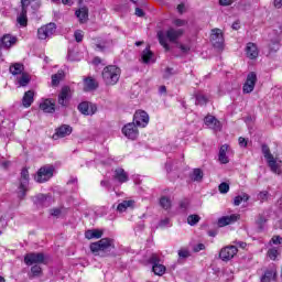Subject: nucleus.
I'll return each mask as SVG.
<instances>
[{
    "label": "nucleus",
    "instance_id": "f257e3e1",
    "mask_svg": "<svg viewBox=\"0 0 282 282\" xmlns=\"http://www.w3.org/2000/svg\"><path fill=\"white\" fill-rule=\"evenodd\" d=\"M182 34H184V30L182 29L176 30V29L170 28L165 33L163 31H160L158 33V39H159L160 45H162V47H164V50L169 52L171 47L169 46L167 41H170L171 43H175V41H177V39H180Z\"/></svg>",
    "mask_w": 282,
    "mask_h": 282
},
{
    "label": "nucleus",
    "instance_id": "f03ea898",
    "mask_svg": "<svg viewBox=\"0 0 282 282\" xmlns=\"http://www.w3.org/2000/svg\"><path fill=\"white\" fill-rule=\"evenodd\" d=\"M120 74H122L120 67L116 65L106 66L101 73L105 85H118V80H120Z\"/></svg>",
    "mask_w": 282,
    "mask_h": 282
},
{
    "label": "nucleus",
    "instance_id": "7ed1b4c3",
    "mask_svg": "<svg viewBox=\"0 0 282 282\" xmlns=\"http://www.w3.org/2000/svg\"><path fill=\"white\" fill-rule=\"evenodd\" d=\"M262 154L264 155V159L267 161V164L272 173H275V175H281L282 171V161L281 159L274 158L272 152H270V148L265 144L262 145Z\"/></svg>",
    "mask_w": 282,
    "mask_h": 282
},
{
    "label": "nucleus",
    "instance_id": "20e7f679",
    "mask_svg": "<svg viewBox=\"0 0 282 282\" xmlns=\"http://www.w3.org/2000/svg\"><path fill=\"white\" fill-rule=\"evenodd\" d=\"M115 249H116V241L111 238H102L97 242L90 243V250L95 254H100V252H104L105 254H107Z\"/></svg>",
    "mask_w": 282,
    "mask_h": 282
},
{
    "label": "nucleus",
    "instance_id": "39448f33",
    "mask_svg": "<svg viewBox=\"0 0 282 282\" xmlns=\"http://www.w3.org/2000/svg\"><path fill=\"white\" fill-rule=\"evenodd\" d=\"M30 188V172L28 169H22L21 176H20V184L18 186V197L19 199H23L28 194Z\"/></svg>",
    "mask_w": 282,
    "mask_h": 282
},
{
    "label": "nucleus",
    "instance_id": "423d86ee",
    "mask_svg": "<svg viewBox=\"0 0 282 282\" xmlns=\"http://www.w3.org/2000/svg\"><path fill=\"white\" fill-rule=\"evenodd\" d=\"M52 177H54V167L52 165H44L37 171L35 182L43 184L52 180Z\"/></svg>",
    "mask_w": 282,
    "mask_h": 282
},
{
    "label": "nucleus",
    "instance_id": "0eeeda50",
    "mask_svg": "<svg viewBox=\"0 0 282 282\" xmlns=\"http://www.w3.org/2000/svg\"><path fill=\"white\" fill-rule=\"evenodd\" d=\"M54 32H56V24L48 23L37 30V37L41 41H45L47 39H51L54 35Z\"/></svg>",
    "mask_w": 282,
    "mask_h": 282
},
{
    "label": "nucleus",
    "instance_id": "6e6552de",
    "mask_svg": "<svg viewBox=\"0 0 282 282\" xmlns=\"http://www.w3.org/2000/svg\"><path fill=\"white\" fill-rule=\"evenodd\" d=\"M122 133L128 138V140H137L138 135H140V131L138 130V126L134 121L126 124L122 128Z\"/></svg>",
    "mask_w": 282,
    "mask_h": 282
},
{
    "label": "nucleus",
    "instance_id": "1a4fd4ad",
    "mask_svg": "<svg viewBox=\"0 0 282 282\" xmlns=\"http://www.w3.org/2000/svg\"><path fill=\"white\" fill-rule=\"evenodd\" d=\"M257 85V73L251 72L247 75V79L243 84L242 91L243 94H252Z\"/></svg>",
    "mask_w": 282,
    "mask_h": 282
},
{
    "label": "nucleus",
    "instance_id": "9d476101",
    "mask_svg": "<svg viewBox=\"0 0 282 282\" xmlns=\"http://www.w3.org/2000/svg\"><path fill=\"white\" fill-rule=\"evenodd\" d=\"M210 41L214 47L221 50L224 47V33L221 29H213L210 34Z\"/></svg>",
    "mask_w": 282,
    "mask_h": 282
},
{
    "label": "nucleus",
    "instance_id": "9b49d317",
    "mask_svg": "<svg viewBox=\"0 0 282 282\" xmlns=\"http://www.w3.org/2000/svg\"><path fill=\"white\" fill-rule=\"evenodd\" d=\"M133 122L137 127L144 129L149 124V113L144 110H138L133 116Z\"/></svg>",
    "mask_w": 282,
    "mask_h": 282
},
{
    "label": "nucleus",
    "instance_id": "f8f14e48",
    "mask_svg": "<svg viewBox=\"0 0 282 282\" xmlns=\"http://www.w3.org/2000/svg\"><path fill=\"white\" fill-rule=\"evenodd\" d=\"M237 252H239V250L236 246H228L220 250L219 257L221 261H230V259H232Z\"/></svg>",
    "mask_w": 282,
    "mask_h": 282
},
{
    "label": "nucleus",
    "instance_id": "ddd939ff",
    "mask_svg": "<svg viewBox=\"0 0 282 282\" xmlns=\"http://www.w3.org/2000/svg\"><path fill=\"white\" fill-rule=\"evenodd\" d=\"M78 110L84 116H94L96 111H98V107H96V104H91L89 101H84L78 105Z\"/></svg>",
    "mask_w": 282,
    "mask_h": 282
},
{
    "label": "nucleus",
    "instance_id": "4468645a",
    "mask_svg": "<svg viewBox=\"0 0 282 282\" xmlns=\"http://www.w3.org/2000/svg\"><path fill=\"white\" fill-rule=\"evenodd\" d=\"M26 265H34V263H45V256L43 253H29L24 257Z\"/></svg>",
    "mask_w": 282,
    "mask_h": 282
},
{
    "label": "nucleus",
    "instance_id": "2eb2a0df",
    "mask_svg": "<svg viewBox=\"0 0 282 282\" xmlns=\"http://www.w3.org/2000/svg\"><path fill=\"white\" fill-rule=\"evenodd\" d=\"M69 98H72V88L65 86L62 88L58 95V105H62V107L67 106V102H69Z\"/></svg>",
    "mask_w": 282,
    "mask_h": 282
},
{
    "label": "nucleus",
    "instance_id": "dca6fc26",
    "mask_svg": "<svg viewBox=\"0 0 282 282\" xmlns=\"http://www.w3.org/2000/svg\"><path fill=\"white\" fill-rule=\"evenodd\" d=\"M204 122H205L206 127H208L209 129H213L214 131L221 130V122L219 120H217V118H215L212 115L206 116L204 119Z\"/></svg>",
    "mask_w": 282,
    "mask_h": 282
},
{
    "label": "nucleus",
    "instance_id": "f3484780",
    "mask_svg": "<svg viewBox=\"0 0 282 282\" xmlns=\"http://www.w3.org/2000/svg\"><path fill=\"white\" fill-rule=\"evenodd\" d=\"M239 214H232L230 216H223L218 219V226L224 228V226H230V224H235V221H239Z\"/></svg>",
    "mask_w": 282,
    "mask_h": 282
},
{
    "label": "nucleus",
    "instance_id": "a211bd4d",
    "mask_svg": "<svg viewBox=\"0 0 282 282\" xmlns=\"http://www.w3.org/2000/svg\"><path fill=\"white\" fill-rule=\"evenodd\" d=\"M40 109L44 111V113H54V111H56V104L53 99H44L40 104Z\"/></svg>",
    "mask_w": 282,
    "mask_h": 282
},
{
    "label": "nucleus",
    "instance_id": "6ab92c4d",
    "mask_svg": "<svg viewBox=\"0 0 282 282\" xmlns=\"http://www.w3.org/2000/svg\"><path fill=\"white\" fill-rule=\"evenodd\" d=\"M67 135H72V127L64 124L56 129L53 138L54 140H58V138H67Z\"/></svg>",
    "mask_w": 282,
    "mask_h": 282
},
{
    "label": "nucleus",
    "instance_id": "aec40b11",
    "mask_svg": "<svg viewBox=\"0 0 282 282\" xmlns=\"http://www.w3.org/2000/svg\"><path fill=\"white\" fill-rule=\"evenodd\" d=\"M276 280V267H270L261 278V282H272Z\"/></svg>",
    "mask_w": 282,
    "mask_h": 282
},
{
    "label": "nucleus",
    "instance_id": "412c9836",
    "mask_svg": "<svg viewBox=\"0 0 282 282\" xmlns=\"http://www.w3.org/2000/svg\"><path fill=\"white\" fill-rule=\"evenodd\" d=\"M246 55L248 58L254 59L257 56H259V48L257 47V44L249 42L246 46Z\"/></svg>",
    "mask_w": 282,
    "mask_h": 282
},
{
    "label": "nucleus",
    "instance_id": "4be33fe9",
    "mask_svg": "<svg viewBox=\"0 0 282 282\" xmlns=\"http://www.w3.org/2000/svg\"><path fill=\"white\" fill-rule=\"evenodd\" d=\"M25 6H30V0H22V13L18 17V23L23 28L28 25V11H25Z\"/></svg>",
    "mask_w": 282,
    "mask_h": 282
},
{
    "label": "nucleus",
    "instance_id": "5701e85b",
    "mask_svg": "<svg viewBox=\"0 0 282 282\" xmlns=\"http://www.w3.org/2000/svg\"><path fill=\"white\" fill-rule=\"evenodd\" d=\"M113 178L120 184H124V182L129 181V174H127L123 169L119 167L115 170Z\"/></svg>",
    "mask_w": 282,
    "mask_h": 282
},
{
    "label": "nucleus",
    "instance_id": "b1692460",
    "mask_svg": "<svg viewBox=\"0 0 282 282\" xmlns=\"http://www.w3.org/2000/svg\"><path fill=\"white\" fill-rule=\"evenodd\" d=\"M75 14L80 23H87L89 20V9H87V7H82Z\"/></svg>",
    "mask_w": 282,
    "mask_h": 282
},
{
    "label": "nucleus",
    "instance_id": "393cba45",
    "mask_svg": "<svg viewBox=\"0 0 282 282\" xmlns=\"http://www.w3.org/2000/svg\"><path fill=\"white\" fill-rule=\"evenodd\" d=\"M142 63H145V65H149L151 63H155V58L153 57V52H151L150 47H147L143 50L141 54Z\"/></svg>",
    "mask_w": 282,
    "mask_h": 282
},
{
    "label": "nucleus",
    "instance_id": "a878e982",
    "mask_svg": "<svg viewBox=\"0 0 282 282\" xmlns=\"http://www.w3.org/2000/svg\"><path fill=\"white\" fill-rule=\"evenodd\" d=\"M228 149L229 148L226 144L220 147L219 154H218V160L220 164H228V162H230L227 155Z\"/></svg>",
    "mask_w": 282,
    "mask_h": 282
},
{
    "label": "nucleus",
    "instance_id": "bb28decb",
    "mask_svg": "<svg viewBox=\"0 0 282 282\" xmlns=\"http://www.w3.org/2000/svg\"><path fill=\"white\" fill-rule=\"evenodd\" d=\"M1 43H2V47H6L8 50L12 47V45L17 44V37L10 34H7L2 37Z\"/></svg>",
    "mask_w": 282,
    "mask_h": 282
},
{
    "label": "nucleus",
    "instance_id": "cd10ccee",
    "mask_svg": "<svg viewBox=\"0 0 282 282\" xmlns=\"http://www.w3.org/2000/svg\"><path fill=\"white\" fill-rule=\"evenodd\" d=\"M32 102H34V91L29 90L24 94L23 98H22V105L23 107H31Z\"/></svg>",
    "mask_w": 282,
    "mask_h": 282
},
{
    "label": "nucleus",
    "instance_id": "c85d7f7f",
    "mask_svg": "<svg viewBox=\"0 0 282 282\" xmlns=\"http://www.w3.org/2000/svg\"><path fill=\"white\" fill-rule=\"evenodd\" d=\"M24 69L25 67L23 66V64L20 63H15L10 66V73L12 74V76H21L22 74H24Z\"/></svg>",
    "mask_w": 282,
    "mask_h": 282
},
{
    "label": "nucleus",
    "instance_id": "c756f323",
    "mask_svg": "<svg viewBox=\"0 0 282 282\" xmlns=\"http://www.w3.org/2000/svg\"><path fill=\"white\" fill-rule=\"evenodd\" d=\"M84 85L85 91H94V89L98 88V83L93 78H86Z\"/></svg>",
    "mask_w": 282,
    "mask_h": 282
},
{
    "label": "nucleus",
    "instance_id": "7c9ffc66",
    "mask_svg": "<svg viewBox=\"0 0 282 282\" xmlns=\"http://www.w3.org/2000/svg\"><path fill=\"white\" fill-rule=\"evenodd\" d=\"M86 239H100L102 237V230L100 229H90L85 232Z\"/></svg>",
    "mask_w": 282,
    "mask_h": 282
},
{
    "label": "nucleus",
    "instance_id": "2f4dec72",
    "mask_svg": "<svg viewBox=\"0 0 282 282\" xmlns=\"http://www.w3.org/2000/svg\"><path fill=\"white\" fill-rule=\"evenodd\" d=\"M267 254H268L269 259H271V261H276V257H279V254H281V248L280 247H271V248H269Z\"/></svg>",
    "mask_w": 282,
    "mask_h": 282
},
{
    "label": "nucleus",
    "instance_id": "473e14b6",
    "mask_svg": "<svg viewBox=\"0 0 282 282\" xmlns=\"http://www.w3.org/2000/svg\"><path fill=\"white\" fill-rule=\"evenodd\" d=\"M134 202L133 200H123L117 206L118 213H124L127 208L133 207Z\"/></svg>",
    "mask_w": 282,
    "mask_h": 282
},
{
    "label": "nucleus",
    "instance_id": "72a5a7b5",
    "mask_svg": "<svg viewBox=\"0 0 282 282\" xmlns=\"http://www.w3.org/2000/svg\"><path fill=\"white\" fill-rule=\"evenodd\" d=\"M17 80L20 87H26V85L30 84V75L28 73H22Z\"/></svg>",
    "mask_w": 282,
    "mask_h": 282
},
{
    "label": "nucleus",
    "instance_id": "f704fd0d",
    "mask_svg": "<svg viewBox=\"0 0 282 282\" xmlns=\"http://www.w3.org/2000/svg\"><path fill=\"white\" fill-rule=\"evenodd\" d=\"M152 272L156 274V276H162L166 272V267L164 264H153L152 265Z\"/></svg>",
    "mask_w": 282,
    "mask_h": 282
},
{
    "label": "nucleus",
    "instance_id": "c9c22d12",
    "mask_svg": "<svg viewBox=\"0 0 282 282\" xmlns=\"http://www.w3.org/2000/svg\"><path fill=\"white\" fill-rule=\"evenodd\" d=\"M248 199H250V197L248 196V194H241L235 197L234 199V205L235 206H240L242 202H248Z\"/></svg>",
    "mask_w": 282,
    "mask_h": 282
},
{
    "label": "nucleus",
    "instance_id": "e433bc0d",
    "mask_svg": "<svg viewBox=\"0 0 282 282\" xmlns=\"http://www.w3.org/2000/svg\"><path fill=\"white\" fill-rule=\"evenodd\" d=\"M203 177H204V172H202V170L195 169V170L193 171L192 180H193L194 182H202Z\"/></svg>",
    "mask_w": 282,
    "mask_h": 282
},
{
    "label": "nucleus",
    "instance_id": "4c0bfd02",
    "mask_svg": "<svg viewBox=\"0 0 282 282\" xmlns=\"http://www.w3.org/2000/svg\"><path fill=\"white\" fill-rule=\"evenodd\" d=\"M63 76L64 73L63 70H59L58 73H56L55 75L52 76V85L54 87H56V85H58V83H61V80H63Z\"/></svg>",
    "mask_w": 282,
    "mask_h": 282
},
{
    "label": "nucleus",
    "instance_id": "58836bf2",
    "mask_svg": "<svg viewBox=\"0 0 282 282\" xmlns=\"http://www.w3.org/2000/svg\"><path fill=\"white\" fill-rule=\"evenodd\" d=\"M160 206H162V208H164L165 210H169V208H171V199L165 196L161 197Z\"/></svg>",
    "mask_w": 282,
    "mask_h": 282
},
{
    "label": "nucleus",
    "instance_id": "ea45409f",
    "mask_svg": "<svg viewBox=\"0 0 282 282\" xmlns=\"http://www.w3.org/2000/svg\"><path fill=\"white\" fill-rule=\"evenodd\" d=\"M187 224L189 226H195L196 224H199V216L198 215H189L187 217Z\"/></svg>",
    "mask_w": 282,
    "mask_h": 282
},
{
    "label": "nucleus",
    "instance_id": "a19ab883",
    "mask_svg": "<svg viewBox=\"0 0 282 282\" xmlns=\"http://www.w3.org/2000/svg\"><path fill=\"white\" fill-rule=\"evenodd\" d=\"M208 97L202 94L196 95V105H206Z\"/></svg>",
    "mask_w": 282,
    "mask_h": 282
},
{
    "label": "nucleus",
    "instance_id": "79ce46f5",
    "mask_svg": "<svg viewBox=\"0 0 282 282\" xmlns=\"http://www.w3.org/2000/svg\"><path fill=\"white\" fill-rule=\"evenodd\" d=\"M282 246V237L281 236H273L269 242V246Z\"/></svg>",
    "mask_w": 282,
    "mask_h": 282
},
{
    "label": "nucleus",
    "instance_id": "37998d69",
    "mask_svg": "<svg viewBox=\"0 0 282 282\" xmlns=\"http://www.w3.org/2000/svg\"><path fill=\"white\" fill-rule=\"evenodd\" d=\"M218 191L219 193H221L223 195H226V193H228V191H230V185H228V183H221L218 186Z\"/></svg>",
    "mask_w": 282,
    "mask_h": 282
},
{
    "label": "nucleus",
    "instance_id": "c03bdc74",
    "mask_svg": "<svg viewBox=\"0 0 282 282\" xmlns=\"http://www.w3.org/2000/svg\"><path fill=\"white\" fill-rule=\"evenodd\" d=\"M74 36L77 43H82L83 39H85V33L82 30H77L75 31Z\"/></svg>",
    "mask_w": 282,
    "mask_h": 282
},
{
    "label": "nucleus",
    "instance_id": "a18cd8bd",
    "mask_svg": "<svg viewBox=\"0 0 282 282\" xmlns=\"http://www.w3.org/2000/svg\"><path fill=\"white\" fill-rule=\"evenodd\" d=\"M31 272H32L33 276H41V272H43V271H42L41 267L33 265L31 268Z\"/></svg>",
    "mask_w": 282,
    "mask_h": 282
},
{
    "label": "nucleus",
    "instance_id": "49530a36",
    "mask_svg": "<svg viewBox=\"0 0 282 282\" xmlns=\"http://www.w3.org/2000/svg\"><path fill=\"white\" fill-rule=\"evenodd\" d=\"M173 24L176 25V28H184V25H186V21L182 19H176L173 21Z\"/></svg>",
    "mask_w": 282,
    "mask_h": 282
},
{
    "label": "nucleus",
    "instance_id": "de8ad7c7",
    "mask_svg": "<svg viewBox=\"0 0 282 282\" xmlns=\"http://www.w3.org/2000/svg\"><path fill=\"white\" fill-rule=\"evenodd\" d=\"M150 263L153 265H158L160 263V257H158V254H152L150 258Z\"/></svg>",
    "mask_w": 282,
    "mask_h": 282
},
{
    "label": "nucleus",
    "instance_id": "09e8293b",
    "mask_svg": "<svg viewBox=\"0 0 282 282\" xmlns=\"http://www.w3.org/2000/svg\"><path fill=\"white\" fill-rule=\"evenodd\" d=\"M178 47L181 48V52H183V54H186V53L191 52V46L189 45L178 44Z\"/></svg>",
    "mask_w": 282,
    "mask_h": 282
},
{
    "label": "nucleus",
    "instance_id": "8fccbe9b",
    "mask_svg": "<svg viewBox=\"0 0 282 282\" xmlns=\"http://www.w3.org/2000/svg\"><path fill=\"white\" fill-rule=\"evenodd\" d=\"M170 224H171V219L165 218V219L160 221L159 227L160 228H166V226H170Z\"/></svg>",
    "mask_w": 282,
    "mask_h": 282
},
{
    "label": "nucleus",
    "instance_id": "3c124183",
    "mask_svg": "<svg viewBox=\"0 0 282 282\" xmlns=\"http://www.w3.org/2000/svg\"><path fill=\"white\" fill-rule=\"evenodd\" d=\"M52 217H61V208H53L50 210Z\"/></svg>",
    "mask_w": 282,
    "mask_h": 282
},
{
    "label": "nucleus",
    "instance_id": "603ef678",
    "mask_svg": "<svg viewBox=\"0 0 282 282\" xmlns=\"http://www.w3.org/2000/svg\"><path fill=\"white\" fill-rule=\"evenodd\" d=\"M268 192L267 191H263V192H260V194H259V199L261 200V202H265V199H268Z\"/></svg>",
    "mask_w": 282,
    "mask_h": 282
},
{
    "label": "nucleus",
    "instance_id": "864d4df0",
    "mask_svg": "<svg viewBox=\"0 0 282 282\" xmlns=\"http://www.w3.org/2000/svg\"><path fill=\"white\" fill-rule=\"evenodd\" d=\"M206 246L204 243H198L194 247V252H200V250H205Z\"/></svg>",
    "mask_w": 282,
    "mask_h": 282
},
{
    "label": "nucleus",
    "instance_id": "5fc2aeb1",
    "mask_svg": "<svg viewBox=\"0 0 282 282\" xmlns=\"http://www.w3.org/2000/svg\"><path fill=\"white\" fill-rule=\"evenodd\" d=\"M220 6H232L235 0H219Z\"/></svg>",
    "mask_w": 282,
    "mask_h": 282
},
{
    "label": "nucleus",
    "instance_id": "6e6d98bb",
    "mask_svg": "<svg viewBox=\"0 0 282 282\" xmlns=\"http://www.w3.org/2000/svg\"><path fill=\"white\" fill-rule=\"evenodd\" d=\"M178 257H181L182 259H186L188 257V250L178 251Z\"/></svg>",
    "mask_w": 282,
    "mask_h": 282
},
{
    "label": "nucleus",
    "instance_id": "4d7b16f0",
    "mask_svg": "<svg viewBox=\"0 0 282 282\" xmlns=\"http://www.w3.org/2000/svg\"><path fill=\"white\" fill-rule=\"evenodd\" d=\"M238 142H239L240 147H248V141L246 140V138L240 137L238 139Z\"/></svg>",
    "mask_w": 282,
    "mask_h": 282
},
{
    "label": "nucleus",
    "instance_id": "13d9d810",
    "mask_svg": "<svg viewBox=\"0 0 282 282\" xmlns=\"http://www.w3.org/2000/svg\"><path fill=\"white\" fill-rule=\"evenodd\" d=\"M169 76H173V68H166L164 73V78H169Z\"/></svg>",
    "mask_w": 282,
    "mask_h": 282
},
{
    "label": "nucleus",
    "instance_id": "bf43d9fd",
    "mask_svg": "<svg viewBox=\"0 0 282 282\" xmlns=\"http://www.w3.org/2000/svg\"><path fill=\"white\" fill-rule=\"evenodd\" d=\"M273 6L274 8H278V9L282 8V0H274Z\"/></svg>",
    "mask_w": 282,
    "mask_h": 282
},
{
    "label": "nucleus",
    "instance_id": "052dcab7",
    "mask_svg": "<svg viewBox=\"0 0 282 282\" xmlns=\"http://www.w3.org/2000/svg\"><path fill=\"white\" fill-rule=\"evenodd\" d=\"M236 246H238V248H241L243 250V249H246V247L248 245L246 242H243V241H238V242H236Z\"/></svg>",
    "mask_w": 282,
    "mask_h": 282
},
{
    "label": "nucleus",
    "instance_id": "680f3d73",
    "mask_svg": "<svg viewBox=\"0 0 282 282\" xmlns=\"http://www.w3.org/2000/svg\"><path fill=\"white\" fill-rule=\"evenodd\" d=\"M135 15L137 17H144V11H142V9H140V8H137L135 9Z\"/></svg>",
    "mask_w": 282,
    "mask_h": 282
},
{
    "label": "nucleus",
    "instance_id": "e2e57ef3",
    "mask_svg": "<svg viewBox=\"0 0 282 282\" xmlns=\"http://www.w3.org/2000/svg\"><path fill=\"white\" fill-rule=\"evenodd\" d=\"M231 28H232V30H239V28H240L239 26V21L234 22Z\"/></svg>",
    "mask_w": 282,
    "mask_h": 282
},
{
    "label": "nucleus",
    "instance_id": "0e129e2a",
    "mask_svg": "<svg viewBox=\"0 0 282 282\" xmlns=\"http://www.w3.org/2000/svg\"><path fill=\"white\" fill-rule=\"evenodd\" d=\"M177 11L180 12V14L184 13V4H178Z\"/></svg>",
    "mask_w": 282,
    "mask_h": 282
},
{
    "label": "nucleus",
    "instance_id": "69168bd1",
    "mask_svg": "<svg viewBox=\"0 0 282 282\" xmlns=\"http://www.w3.org/2000/svg\"><path fill=\"white\" fill-rule=\"evenodd\" d=\"M181 208H183L184 210H186V208H188V202H182V203H181Z\"/></svg>",
    "mask_w": 282,
    "mask_h": 282
},
{
    "label": "nucleus",
    "instance_id": "338daca9",
    "mask_svg": "<svg viewBox=\"0 0 282 282\" xmlns=\"http://www.w3.org/2000/svg\"><path fill=\"white\" fill-rule=\"evenodd\" d=\"M257 221H258V224H259L260 226H262V224H265V218H263V217L260 216Z\"/></svg>",
    "mask_w": 282,
    "mask_h": 282
},
{
    "label": "nucleus",
    "instance_id": "774afa93",
    "mask_svg": "<svg viewBox=\"0 0 282 282\" xmlns=\"http://www.w3.org/2000/svg\"><path fill=\"white\" fill-rule=\"evenodd\" d=\"M160 94H166V86H161L159 88Z\"/></svg>",
    "mask_w": 282,
    "mask_h": 282
}]
</instances>
